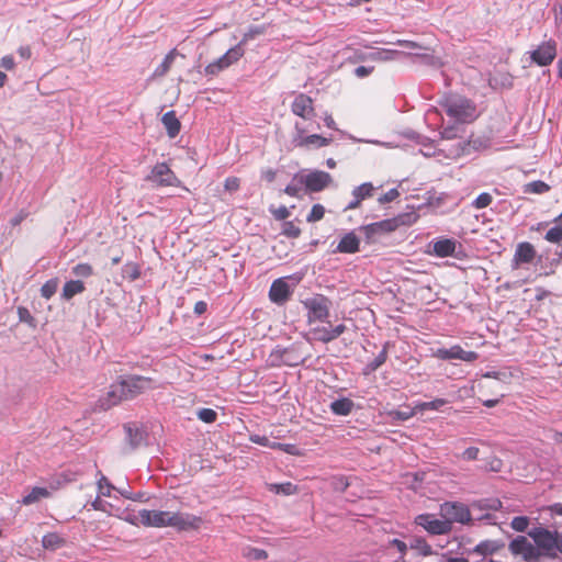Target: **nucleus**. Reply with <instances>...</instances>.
Masks as SVG:
<instances>
[{
  "label": "nucleus",
  "instance_id": "f257e3e1",
  "mask_svg": "<svg viewBox=\"0 0 562 562\" xmlns=\"http://www.w3.org/2000/svg\"><path fill=\"white\" fill-rule=\"evenodd\" d=\"M440 515L446 521H450V526L453 522L462 525H474L475 520L485 521L488 525H496L495 515L491 513L483 514L477 518H473L469 507L459 502H445L440 505Z\"/></svg>",
  "mask_w": 562,
  "mask_h": 562
},
{
  "label": "nucleus",
  "instance_id": "f03ea898",
  "mask_svg": "<svg viewBox=\"0 0 562 562\" xmlns=\"http://www.w3.org/2000/svg\"><path fill=\"white\" fill-rule=\"evenodd\" d=\"M447 115L457 123L467 124L477 117L475 104L461 95H450L441 103Z\"/></svg>",
  "mask_w": 562,
  "mask_h": 562
},
{
  "label": "nucleus",
  "instance_id": "7ed1b4c3",
  "mask_svg": "<svg viewBox=\"0 0 562 562\" xmlns=\"http://www.w3.org/2000/svg\"><path fill=\"white\" fill-rule=\"evenodd\" d=\"M301 280L302 277L297 274L281 277L273 280L269 289V300L279 306L284 305L291 299Z\"/></svg>",
  "mask_w": 562,
  "mask_h": 562
},
{
  "label": "nucleus",
  "instance_id": "20e7f679",
  "mask_svg": "<svg viewBox=\"0 0 562 562\" xmlns=\"http://www.w3.org/2000/svg\"><path fill=\"white\" fill-rule=\"evenodd\" d=\"M304 308L307 311V322L313 324L315 322L328 323L329 312L331 308V301L323 295L315 294L302 301Z\"/></svg>",
  "mask_w": 562,
  "mask_h": 562
},
{
  "label": "nucleus",
  "instance_id": "39448f33",
  "mask_svg": "<svg viewBox=\"0 0 562 562\" xmlns=\"http://www.w3.org/2000/svg\"><path fill=\"white\" fill-rule=\"evenodd\" d=\"M252 37L251 34H245L244 38L234 47L229 48L223 56L218 57L213 63L204 68L205 75L215 76L222 70L228 68L232 64L236 63L244 55V44Z\"/></svg>",
  "mask_w": 562,
  "mask_h": 562
},
{
  "label": "nucleus",
  "instance_id": "423d86ee",
  "mask_svg": "<svg viewBox=\"0 0 562 562\" xmlns=\"http://www.w3.org/2000/svg\"><path fill=\"white\" fill-rule=\"evenodd\" d=\"M532 538L536 549L541 552V557H555L557 531H550L542 527H536L528 531Z\"/></svg>",
  "mask_w": 562,
  "mask_h": 562
},
{
  "label": "nucleus",
  "instance_id": "0eeeda50",
  "mask_svg": "<svg viewBox=\"0 0 562 562\" xmlns=\"http://www.w3.org/2000/svg\"><path fill=\"white\" fill-rule=\"evenodd\" d=\"M414 522L432 536L449 535L452 531L450 521H446L445 518L439 519L435 514H419L415 517Z\"/></svg>",
  "mask_w": 562,
  "mask_h": 562
},
{
  "label": "nucleus",
  "instance_id": "6e6552de",
  "mask_svg": "<svg viewBox=\"0 0 562 562\" xmlns=\"http://www.w3.org/2000/svg\"><path fill=\"white\" fill-rule=\"evenodd\" d=\"M508 549L513 555L520 557L526 562H538L541 558V552L525 536L514 538L509 542Z\"/></svg>",
  "mask_w": 562,
  "mask_h": 562
},
{
  "label": "nucleus",
  "instance_id": "1a4fd4ad",
  "mask_svg": "<svg viewBox=\"0 0 562 562\" xmlns=\"http://www.w3.org/2000/svg\"><path fill=\"white\" fill-rule=\"evenodd\" d=\"M146 181L151 182L155 187H179L181 184L166 162L156 164L146 177Z\"/></svg>",
  "mask_w": 562,
  "mask_h": 562
},
{
  "label": "nucleus",
  "instance_id": "9d476101",
  "mask_svg": "<svg viewBox=\"0 0 562 562\" xmlns=\"http://www.w3.org/2000/svg\"><path fill=\"white\" fill-rule=\"evenodd\" d=\"M125 400H132L151 389V379L142 375H127L119 380Z\"/></svg>",
  "mask_w": 562,
  "mask_h": 562
},
{
  "label": "nucleus",
  "instance_id": "9b49d317",
  "mask_svg": "<svg viewBox=\"0 0 562 562\" xmlns=\"http://www.w3.org/2000/svg\"><path fill=\"white\" fill-rule=\"evenodd\" d=\"M203 520L201 517L190 513H170L168 515L167 527H172L178 531L198 530Z\"/></svg>",
  "mask_w": 562,
  "mask_h": 562
},
{
  "label": "nucleus",
  "instance_id": "f8f14e48",
  "mask_svg": "<svg viewBox=\"0 0 562 562\" xmlns=\"http://www.w3.org/2000/svg\"><path fill=\"white\" fill-rule=\"evenodd\" d=\"M432 357L439 360H461L464 362H474L479 355L475 351H467L460 345H453L450 348H437L432 350Z\"/></svg>",
  "mask_w": 562,
  "mask_h": 562
},
{
  "label": "nucleus",
  "instance_id": "ddd939ff",
  "mask_svg": "<svg viewBox=\"0 0 562 562\" xmlns=\"http://www.w3.org/2000/svg\"><path fill=\"white\" fill-rule=\"evenodd\" d=\"M331 180V176L323 170H312L300 176V183H304L307 192H321L329 186Z\"/></svg>",
  "mask_w": 562,
  "mask_h": 562
},
{
  "label": "nucleus",
  "instance_id": "4468645a",
  "mask_svg": "<svg viewBox=\"0 0 562 562\" xmlns=\"http://www.w3.org/2000/svg\"><path fill=\"white\" fill-rule=\"evenodd\" d=\"M331 142V137H324L318 134H313L305 136V128L299 123H295V135L293 137V143L297 147H325L329 145Z\"/></svg>",
  "mask_w": 562,
  "mask_h": 562
},
{
  "label": "nucleus",
  "instance_id": "2eb2a0df",
  "mask_svg": "<svg viewBox=\"0 0 562 562\" xmlns=\"http://www.w3.org/2000/svg\"><path fill=\"white\" fill-rule=\"evenodd\" d=\"M557 56V43L549 40L540 44L535 50L531 52V59L538 66L550 65Z\"/></svg>",
  "mask_w": 562,
  "mask_h": 562
},
{
  "label": "nucleus",
  "instance_id": "dca6fc26",
  "mask_svg": "<svg viewBox=\"0 0 562 562\" xmlns=\"http://www.w3.org/2000/svg\"><path fill=\"white\" fill-rule=\"evenodd\" d=\"M536 249L532 244L521 241L516 246L514 258L512 261L513 269H517L522 265H528L536 258Z\"/></svg>",
  "mask_w": 562,
  "mask_h": 562
},
{
  "label": "nucleus",
  "instance_id": "f3484780",
  "mask_svg": "<svg viewBox=\"0 0 562 562\" xmlns=\"http://www.w3.org/2000/svg\"><path fill=\"white\" fill-rule=\"evenodd\" d=\"M291 110L295 115L304 120H311L315 114L313 100L305 93H299L294 98L291 104Z\"/></svg>",
  "mask_w": 562,
  "mask_h": 562
},
{
  "label": "nucleus",
  "instance_id": "a211bd4d",
  "mask_svg": "<svg viewBox=\"0 0 562 562\" xmlns=\"http://www.w3.org/2000/svg\"><path fill=\"white\" fill-rule=\"evenodd\" d=\"M169 512L140 509V522L144 527H167Z\"/></svg>",
  "mask_w": 562,
  "mask_h": 562
},
{
  "label": "nucleus",
  "instance_id": "6ab92c4d",
  "mask_svg": "<svg viewBox=\"0 0 562 562\" xmlns=\"http://www.w3.org/2000/svg\"><path fill=\"white\" fill-rule=\"evenodd\" d=\"M360 238L353 231L345 233L336 248L333 249V254H356L360 250Z\"/></svg>",
  "mask_w": 562,
  "mask_h": 562
},
{
  "label": "nucleus",
  "instance_id": "aec40b11",
  "mask_svg": "<svg viewBox=\"0 0 562 562\" xmlns=\"http://www.w3.org/2000/svg\"><path fill=\"white\" fill-rule=\"evenodd\" d=\"M122 401H126L121 390L120 382H115L110 386V390L105 395L99 398V407L103 411H108L111 407L120 404Z\"/></svg>",
  "mask_w": 562,
  "mask_h": 562
},
{
  "label": "nucleus",
  "instance_id": "412c9836",
  "mask_svg": "<svg viewBox=\"0 0 562 562\" xmlns=\"http://www.w3.org/2000/svg\"><path fill=\"white\" fill-rule=\"evenodd\" d=\"M395 226L396 225L392 220H383L361 226L360 229L364 233L367 240L370 243L376 235L394 231Z\"/></svg>",
  "mask_w": 562,
  "mask_h": 562
},
{
  "label": "nucleus",
  "instance_id": "4be33fe9",
  "mask_svg": "<svg viewBox=\"0 0 562 562\" xmlns=\"http://www.w3.org/2000/svg\"><path fill=\"white\" fill-rule=\"evenodd\" d=\"M457 240L452 238H441L432 243V254L439 258L456 256Z\"/></svg>",
  "mask_w": 562,
  "mask_h": 562
},
{
  "label": "nucleus",
  "instance_id": "5701e85b",
  "mask_svg": "<svg viewBox=\"0 0 562 562\" xmlns=\"http://www.w3.org/2000/svg\"><path fill=\"white\" fill-rule=\"evenodd\" d=\"M126 438L132 448L139 447L145 440L146 432L136 424H126L124 426Z\"/></svg>",
  "mask_w": 562,
  "mask_h": 562
},
{
  "label": "nucleus",
  "instance_id": "b1692460",
  "mask_svg": "<svg viewBox=\"0 0 562 562\" xmlns=\"http://www.w3.org/2000/svg\"><path fill=\"white\" fill-rule=\"evenodd\" d=\"M161 122L166 127L169 137L173 138L179 134L181 124L177 119L175 111L166 112L161 117Z\"/></svg>",
  "mask_w": 562,
  "mask_h": 562
},
{
  "label": "nucleus",
  "instance_id": "393cba45",
  "mask_svg": "<svg viewBox=\"0 0 562 562\" xmlns=\"http://www.w3.org/2000/svg\"><path fill=\"white\" fill-rule=\"evenodd\" d=\"M355 406V403L347 397H341L338 400H335L330 403L329 407L333 414L338 416H348L352 408Z\"/></svg>",
  "mask_w": 562,
  "mask_h": 562
},
{
  "label": "nucleus",
  "instance_id": "a878e982",
  "mask_svg": "<svg viewBox=\"0 0 562 562\" xmlns=\"http://www.w3.org/2000/svg\"><path fill=\"white\" fill-rule=\"evenodd\" d=\"M85 283L80 280H70L64 284L61 296L68 301L75 295L80 294L85 291Z\"/></svg>",
  "mask_w": 562,
  "mask_h": 562
},
{
  "label": "nucleus",
  "instance_id": "bb28decb",
  "mask_svg": "<svg viewBox=\"0 0 562 562\" xmlns=\"http://www.w3.org/2000/svg\"><path fill=\"white\" fill-rule=\"evenodd\" d=\"M406 55L414 56L417 59V63L429 66L432 68H440L442 66V63L439 57L435 56L432 53L426 52V53H407Z\"/></svg>",
  "mask_w": 562,
  "mask_h": 562
},
{
  "label": "nucleus",
  "instance_id": "cd10ccee",
  "mask_svg": "<svg viewBox=\"0 0 562 562\" xmlns=\"http://www.w3.org/2000/svg\"><path fill=\"white\" fill-rule=\"evenodd\" d=\"M50 493L46 487L35 486L22 497L21 503L26 506L32 505L42 498L48 497Z\"/></svg>",
  "mask_w": 562,
  "mask_h": 562
},
{
  "label": "nucleus",
  "instance_id": "c85d7f7f",
  "mask_svg": "<svg viewBox=\"0 0 562 562\" xmlns=\"http://www.w3.org/2000/svg\"><path fill=\"white\" fill-rule=\"evenodd\" d=\"M271 356L278 358L280 363L288 367H296L303 362V359H301L299 356H295L288 349L276 350V352H273Z\"/></svg>",
  "mask_w": 562,
  "mask_h": 562
},
{
  "label": "nucleus",
  "instance_id": "c756f323",
  "mask_svg": "<svg viewBox=\"0 0 562 562\" xmlns=\"http://www.w3.org/2000/svg\"><path fill=\"white\" fill-rule=\"evenodd\" d=\"M310 335H312L314 340L321 341L323 344H328L334 339V335L331 334V326H316L311 328Z\"/></svg>",
  "mask_w": 562,
  "mask_h": 562
},
{
  "label": "nucleus",
  "instance_id": "7c9ffc66",
  "mask_svg": "<svg viewBox=\"0 0 562 562\" xmlns=\"http://www.w3.org/2000/svg\"><path fill=\"white\" fill-rule=\"evenodd\" d=\"M64 543V538L60 537L57 532L46 533L42 538V546L47 550H57L61 548Z\"/></svg>",
  "mask_w": 562,
  "mask_h": 562
},
{
  "label": "nucleus",
  "instance_id": "2f4dec72",
  "mask_svg": "<svg viewBox=\"0 0 562 562\" xmlns=\"http://www.w3.org/2000/svg\"><path fill=\"white\" fill-rule=\"evenodd\" d=\"M400 56H406V53L395 49H380L371 54L373 60L391 61L397 59Z\"/></svg>",
  "mask_w": 562,
  "mask_h": 562
},
{
  "label": "nucleus",
  "instance_id": "473e14b6",
  "mask_svg": "<svg viewBox=\"0 0 562 562\" xmlns=\"http://www.w3.org/2000/svg\"><path fill=\"white\" fill-rule=\"evenodd\" d=\"M374 187L371 182H364L356 188H353L351 194L352 198L357 199V201L362 202L363 200L370 198L373 193Z\"/></svg>",
  "mask_w": 562,
  "mask_h": 562
},
{
  "label": "nucleus",
  "instance_id": "72a5a7b5",
  "mask_svg": "<svg viewBox=\"0 0 562 562\" xmlns=\"http://www.w3.org/2000/svg\"><path fill=\"white\" fill-rule=\"evenodd\" d=\"M243 557L250 561H262L268 558V552L260 548L247 546L243 548Z\"/></svg>",
  "mask_w": 562,
  "mask_h": 562
},
{
  "label": "nucleus",
  "instance_id": "f704fd0d",
  "mask_svg": "<svg viewBox=\"0 0 562 562\" xmlns=\"http://www.w3.org/2000/svg\"><path fill=\"white\" fill-rule=\"evenodd\" d=\"M550 190V186L542 180L528 182L524 186V193L543 194Z\"/></svg>",
  "mask_w": 562,
  "mask_h": 562
},
{
  "label": "nucleus",
  "instance_id": "c9c22d12",
  "mask_svg": "<svg viewBox=\"0 0 562 562\" xmlns=\"http://www.w3.org/2000/svg\"><path fill=\"white\" fill-rule=\"evenodd\" d=\"M449 402L445 398H435L430 402H419L415 405V409L417 412H425V411H439L442 406L448 404Z\"/></svg>",
  "mask_w": 562,
  "mask_h": 562
},
{
  "label": "nucleus",
  "instance_id": "e433bc0d",
  "mask_svg": "<svg viewBox=\"0 0 562 562\" xmlns=\"http://www.w3.org/2000/svg\"><path fill=\"white\" fill-rule=\"evenodd\" d=\"M461 123L454 122L453 124L447 125L440 132L441 139H456L460 136V133L463 132V127Z\"/></svg>",
  "mask_w": 562,
  "mask_h": 562
},
{
  "label": "nucleus",
  "instance_id": "4c0bfd02",
  "mask_svg": "<svg viewBox=\"0 0 562 562\" xmlns=\"http://www.w3.org/2000/svg\"><path fill=\"white\" fill-rule=\"evenodd\" d=\"M409 548L416 550L419 554L427 557L432 553L431 547L424 538L415 537L409 543Z\"/></svg>",
  "mask_w": 562,
  "mask_h": 562
},
{
  "label": "nucleus",
  "instance_id": "58836bf2",
  "mask_svg": "<svg viewBox=\"0 0 562 562\" xmlns=\"http://www.w3.org/2000/svg\"><path fill=\"white\" fill-rule=\"evenodd\" d=\"M98 475H100L97 482L99 495L111 497V492L116 487L100 471H98Z\"/></svg>",
  "mask_w": 562,
  "mask_h": 562
},
{
  "label": "nucleus",
  "instance_id": "ea45409f",
  "mask_svg": "<svg viewBox=\"0 0 562 562\" xmlns=\"http://www.w3.org/2000/svg\"><path fill=\"white\" fill-rule=\"evenodd\" d=\"M122 277L131 281H135L140 277L139 266L135 262H126L122 267Z\"/></svg>",
  "mask_w": 562,
  "mask_h": 562
},
{
  "label": "nucleus",
  "instance_id": "a19ab883",
  "mask_svg": "<svg viewBox=\"0 0 562 562\" xmlns=\"http://www.w3.org/2000/svg\"><path fill=\"white\" fill-rule=\"evenodd\" d=\"M59 281L57 278L47 280L41 288V295L49 300L57 291Z\"/></svg>",
  "mask_w": 562,
  "mask_h": 562
},
{
  "label": "nucleus",
  "instance_id": "79ce46f5",
  "mask_svg": "<svg viewBox=\"0 0 562 562\" xmlns=\"http://www.w3.org/2000/svg\"><path fill=\"white\" fill-rule=\"evenodd\" d=\"M554 224L555 225L546 233L544 239L552 244H559L562 241V225L560 223Z\"/></svg>",
  "mask_w": 562,
  "mask_h": 562
},
{
  "label": "nucleus",
  "instance_id": "37998d69",
  "mask_svg": "<svg viewBox=\"0 0 562 562\" xmlns=\"http://www.w3.org/2000/svg\"><path fill=\"white\" fill-rule=\"evenodd\" d=\"M300 176L301 173H296L292 180L291 183H289L285 188H284V193L290 195V196H293V198H299L300 194H301V191H302V188L301 186L303 183H300Z\"/></svg>",
  "mask_w": 562,
  "mask_h": 562
},
{
  "label": "nucleus",
  "instance_id": "c03bdc74",
  "mask_svg": "<svg viewBox=\"0 0 562 562\" xmlns=\"http://www.w3.org/2000/svg\"><path fill=\"white\" fill-rule=\"evenodd\" d=\"M175 59V49L169 52L161 64L156 68L155 75L162 76L165 75L171 67Z\"/></svg>",
  "mask_w": 562,
  "mask_h": 562
},
{
  "label": "nucleus",
  "instance_id": "a18cd8bd",
  "mask_svg": "<svg viewBox=\"0 0 562 562\" xmlns=\"http://www.w3.org/2000/svg\"><path fill=\"white\" fill-rule=\"evenodd\" d=\"M270 491L277 494L292 495L296 492V486L290 482L281 484H271Z\"/></svg>",
  "mask_w": 562,
  "mask_h": 562
},
{
  "label": "nucleus",
  "instance_id": "49530a36",
  "mask_svg": "<svg viewBox=\"0 0 562 562\" xmlns=\"http://www.w3.org/2000/svg\"><path fill=\"white\" fill-rule=\"evenodd\" d=\"M492 201L493 196L487 192H483L473 200L472 206L476 210L485 209L492 203Z\"/></svg>",
  "mask_w": 562,
  "mask_h": 562
},
{
  "label": "nucleus",
  "instance_id": "de8ad7c7",
  "mask_svg": "<svg viewBox=\"0 0 562 562\" xmlns=\"http://www.w3.org/2000/svg\"><path fill=\"white\" fill-rule=\"evenodd\" d=\"M416 412L417 411L414 407L413 409L408 408L405 411H391L389 413V415L391 416V418L393 420L406 422V420L411 419L416 414Z\"/></svg>",
  "mask_w": 562,
  "mask_h": 562
},
{
  "label": "nucleus",
  "instance_id": "09e8293b",
  "mask_svg": "<svg viewBox=\"0 0 562 562\" xmlns=\"http://www.w3.org/2000/svg\"><path fill=\"white\" fill-rule=\"evenodd\" d=\"M196 416L200 420L206 424H212L217 418V413L212 408H200L196 412Z\"/></svg>",
  "mask_w": 562,
  "mask_h": 562
},
{
  "label": "nucleus",
  "instance_id": "8fccbe9b",
  "mask_svg": "<svg viewBox=\"0 0 562 562\" xmlns=\"http://www.w3.org/2000/svg\"><path fill=\"white\" fill-rule=\"evenodd\" d=\"M325 215V207L322 204H314L311 212L308 213L306 221L308 223H315L321 221Z\"/></svg>",
  "mask_w": 562,
  "mask_h": 562
},
{
  "label": "nucleus",
  "instance_id": "3c124183",
  "mask_svg": "<svg viewBox=\"0 0 562 562\" xmlns=\"http://www.w3.org/2000/svg\"><path fill=\"white\" fill-rule=\"evenodd\" d=\"M72 274L80 278H89L93 274V268L89 263H78L72 268Z\"/></svg>",
  "mask_w": 562,
  "mask_h": 562
},
{
  "label": "nucleus",
  "instance_id": "603ef678",
  "mask_svg": "<svg viewBox=\"0 0 562 562\" xmlns=\"http://www.w3.org/2000/svg\"><path fill=\"white\" fill-rule=\"evenodd\" d=\"M282 234L289 238H297L301 235V229L292 221L283 223Z\"/></svg>",
  "mask_w": 562,
  "mask_h": 562
},
{
  "label": "nucleus",
  "instance_id": "864d4df0",
  "mask_svg": "<svg viewBox=\"0 0 562 562\" xmlns=\"http://www.w3.org/2000/svg\"><path fill=\"white\" fill-rule=\"evenodd\" d=\"M501 546L495 541H483L476 546V551L483 555L492 554L498 550Z\"/></svg>",
  "mask_w": 562,
  "mask_h": 562
},
{
  "label": "nucleus",
  "instance_id": "5fc2aeb1",
  "mask_svg": "<svg viewBox=\"0 0 562 562\" xmlns=\"http://www.w3.org/2000/svg\"><path fill=\"white\" fill-rule=\"evenodd\" d=\"M510 526L514 530L524 532L529 526V519L526 516L514 517Z\"/></svg>",
  "mask_w": 562,
  "mask_h": 562
},
{
  "label": "nucleus",
  "instance_id": "6e6d98bb",
  "mask_svg": "<svg viewBox=\"0 0 562 562\" xmlns=\"http://www.w3.org/2000/svg\"><path fill=\"white\" fill-rule=\"evenodd\" d=\"M18 315H19L20 322L26 323L33 327L35 326V318L32 316V314L30 313V311L26 307H23V306L18 307Z\"/></svg>",
  "mask_w": 562,
  "mask_h": 562
},
{
  "label": "nucleus",
  "instance_id": "4d7b16f0",
  "mask_svg": "<svg viewBox=\"0 0 562 562\" xmlns=\"http://www.w3.org/2000/svg\"><path fill=\"white\" fill-rule=\"evenodd\" d=\"M502 507V502L497 498L484 499L479 503L480 509L497 510Z\"/></svg>",
  "mask_w": 562,
  "mask_h": 562
},
{
  "label": "nucleus",
  "instance_id": "13d9d810",
  "mask_svg": "<svg viewBox=\"0 0 562 562\" xmlns=\"http://www.w3.org/2000/svg\"><path fill=\"white\" fill-rule=\"evenodd\" d=\"M387 348H389V342H386L383 346L382 350L378 353V356L372 361H370L371 363H373V366L375 367L376 370L385 363V361L387 359Z\"/></svg>",
  "mask_w": 562,
  "mask_h": 562
},
{
  "label": "nucleus",
  "instance_id": "bf43d9fd",
  "mask_svg": "<svg viewBox=\"0 0 562 562\" xmlns=\"http://www.w3.org/2000/svg\"><path fill=\"white\" fill-rule=\"evenodd\" d=\"M400 195V192L397 189L393 188V189H390L387 192H385L384 194H382L378 201L380 204H386V203H390V202H393L395 199H397Z\"/></svg>",
  "mask_w": 562,
  "mask_h": 562
},
{
  "label": "nucleus",
  "instance_id": "052dcab7",
  "mask_svg": "<svg viewBox=\"0 0 562 562\" xmlns=\"http://www.w3.org/2000/svg\"><path fill=\"white\" fill-rule=\"evenodd\" d=\"M122 518L125 521H127L128 524H131V525H134V526L142 525V522H140V510H138L137 513H135V512H126V513L123 514Z\"/></svg>",
  "mask_w": 562,
  "mask_h": 562
},
{
  "label": "nucleus",
  "instance_id": "680f3d73",
  "mask_svg": "<svg viewBox=\"0 0 562 562\" xmlns=\"http://www.w3.org/2000/svg\"><path fill=\"white\" fill-rule=\"evenodd\" d=\"M240 180L236 177H228L224 182V188L228 192H235L239 189Z\"/></svg>",
  "mask_w": 562,
  "mask_h": 562
},
{
  "label": "nucleus",
  "instance_id": "e2e57ef3",
  "mask_svg": "<svg viewBox=\"0 0 562 562\" xmlns=\"http://www.w3.org/2000/svg\"><path fill=\"white\" fill-rule=\"evenodd\" d=\"M479 452H480L479 448L469 447L462 452L461 458L467 461L476 460L479 457Z\"/></svg>",
  "mask_w": 562,
  "mask_h": 562
},
{
  "label": "nucleus",
  "instance_id": "0e129e2a",
  "mask_svg": "<svg viewBox=\"0 0 562 562\" xmlns=\"http://www.w3.org/2000/svg\"><path fill=\"white\" fill-rule=\"evenodd\" d=\"M373 69L371 66H358L355 68L353 74L358 78H366L372 74Z\"/></svg>",
  "mask_w": 562,
  "mask_h": 562
},
{
  "label": "nucleus",
  "instance_id": "69168bd1",
  "mask_svg": "<svg viewBox=\"0 0 562 562\" xmlns=\"http://www.w3.org/2000/svg\"><path fill=\"white\" fill-rule=\"evenodd\" d=\"M276 220L284 221L290 216V211L286 206L281 205L272 212Z\"/></svg>",
  "mask_w": 562,
  "mask_h": 562
},
{
  "label": "nucleus",
  "instance_id": "338daca9",
  "mask_svg": "<svg viewBox=\"0 0 562 562\" xmlns=\"http://www.w3.org/2000/svg\"><path fill=\"white\" fill-rule=\"evenodd\" d=\"M0 65L5 70H12L15 65L13 56H11V55L3 56L0 60Z\"/></svg>",
  "mask_w": 562,
  "mask_h": 562
},
{
  "label": "nucleus",
  "instance_id": "774afa93",
  "mask_svg": "<svg viewBox=\"0 0 562 562\" xmlns=\"http://www.w3.org/2000/svg\"><path fill=\"white\" fill-rule=\"evenodd\" d=\"M555 24L562 29V4H555L553 8Z\"/></svg>",
  "mask_w": 562,
  "mask_h": 562
}]
</instances>
